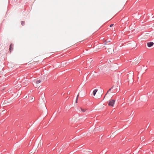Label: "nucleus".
Listing matches in <instances>:
<instances>
[{
  "instance_id": "nucleus-1",
  "label": "nucleus",
  "mask_w": 154,
  "mask_h": 154,
  "mask_svg": "<svg viewBox=\"0 0 154 154\" xmlns=\"http://www.w3.org/2000/svg\"><path fill=\"white\" fill-rule=\"evenodd\" d=\"M115 100L110 99L109 100L108 103V105L110 106H113L115 103Z\"/></svg>"
},
{
  "instance_id": "nucleus-2",
  "label": "nucleus",
  "mask_w": 154,
  "mask_h": 154,
  "mask_svg": "<svg viewBox=\"0 0 154 154\" xmlns=\"http://www.w3.org/2000/svg\"><path fill=\"white\" fill-rule=\"evenodd\" d=\"M154 43L152 42H148L147 43V46L149 47H151L154 45Z\"/></svg>"
},
{
  "instance_id": "nucleus-3",
  "label": "nucleus",
  "mask_w": 154,
  "mask_h": 154,
  "mask_svg": "<svg viewBox=\"0 0 154 154\" xmlns=\"http://www.w3.org/2000/svg\"><path fill=\"white\" fill-rule=\"evenodd\" d=\"M14 45L13 44H11L10 46L9 50L10 52L13 51V49Z\"/></svg>"
},
{
  "instance_id": "nucleus-4",
  "label": "nucleus",
  "mask_w": 154,
  "mask_h": 154,
  "mask_svg": "<svg viewBox=\"0 0 154 154\" xmlns=\"http://www.w3.org/2000/svg\"><path fill=\"white\" fill-rule=\"evenodd\" d=\"M97 91V89H95L93 91V95L94 96H95V95L96 94Z\"/></svg>"
},
{
  "instance_id": "nucleus-5",
  "label": "nucleus",
  "mask_w": 154,
  "mask_h": 154,
  "mask_svg": "<svg viewBox=\"0 0 154 154\" xmlns=\"http://www.w3.org/2000/svg\"><path fill=\"white\" fill-rule=\"evenodd\" d=\"M41 82H42L41 80H38L36 81V84H38L39 83H40Z\"/></svg>"
},
{
  "instance_id": "nucleus-6",
  "label": "nucleus",
  "mask_w": 154,
  "mask_h": 154,
  "mask_svg": "<svg viewBox=\"0 0 154 154\" xmlns=\"http://www.w3.org/2000/svg\"><path fill=\"white\" fill-rule=\"evenodd\" d=\"M144 130V128H142L141 129V130L139 131V133H141Z\"/></svg>"
},
{
  "instance_id": "nucleus-7",
  "label": "nucleus",
  "mask_w": 154,
  "mask_h": 154,
  "mask_svg": "<svg viewBox=\"0 0 154 154\" xmlns=\"http://www.w3.org/2000/svg\"><path fill=\"white\" fill-rule=\"evenodd\" d=\"M21 24L22 25V26H24L25 24V22L24 21H21Z\"/></svg>"
},
{
  "instance_id": "nucleus-8",
  "label": "nucleus",
  "mask_w": 154,
  "mask_h": 154,
  "mask_svg": "<svg viewBox=\"0 0 154 154\" xmlns=\"http://www.w3.org/2000/svg\"><path fill=\"white\" fill-rule=\"evenodd\" d=\"M113 88V86H112L110 88L109 90L107 92V93L105 95L107 94V93L109 92V91H110Z\"/></svg>"
},
{
  "instance_id": "nucleus-9",
  "label": "nucleus",
  "mask_w": 154,
  "mask_h": 154,
  "mask_svg": "<svg viewBox=\"0 0 154 154\" xmlns=\"http://www.w3.org/2000/svg\"><path fill=\"white\" fill-rule=\"evenodd\" d=\"M81 109L82 111V112H84L85 111V109H83L82 108H81Z\"/></svg>"
},
{
  "instance_id": "nucleus-10",
  "label": "nucleus",
  "mask_w": 154,
  "mask_h": 154,
  "mask_svg": "<svg viewBox=\"0 0 154 154\" xmlns=\"http://www.w3.org/2000/svg\"><path fill=\"white\" fill-rule=\"evenodd\" d=\"M141 140H143L144 139V137H142L140 138Z\"/></svg>"
},
{
  "instance_id": "nucleus-11",
  "label": "nucleus",
  "mask_w": 154,
  "mask_h": 154,
  "mask_svg": "<svg viewBox=\"0 0 154 154\" xmlns=\"http://www.w3.org/2000/svg\"><path fill=\"white\" fill-rule=\"evenodd\" d=\"M79 96V94H78V95H77V97H76V103H77V99L78 98V97Z\"/></svg>"
},
{
  "instance_id": "nucleus-12",
  "label": "nucleus",
  "mask_w": 154,
  "mask_h": 154,
  "mask_svg": "<svg viewBox=\"0 0 154 154\" xmlns=\"http://www.w3.org/2000/svg\"><path fill=\"white\" fill-rule=\"evenodd\" d=\"M114 25V24H111L110 25V27H112Z\"/></svg>"
},
{
  "instance_id": "nucleus-13",
  "label": "nucleus",
  "mask_w": 154,
  "mask_h": 154,
  "mask_svg": "<svg viewBox=\"0 0 154 154\" xmlns=\"http://www.w3.org/2000/svg\"><path fill=\"white\" fill-rule=\"evenodd\" d=\"M151 110L153 111H154V108H152L151 109Z\"/></svg>"
}]
</instances>
